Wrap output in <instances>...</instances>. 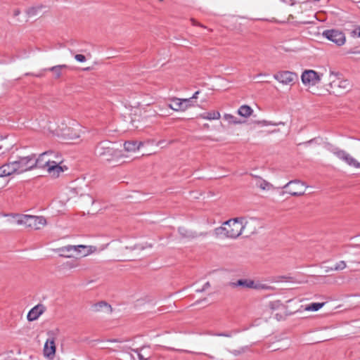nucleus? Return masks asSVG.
I'll list each match as a JSON object with an SVG mask.
<instances>
[{
  "label": "nucleus",
  "mask_w": 360,
  "mask_h": 360,
  "mask_svg": "<svg viewBox=\"0 0 360 360\" xmlns=\"http://www.w3.org/2000/svg\"><path fill=\"white\" fill-rule=\"evenodd\" d=\"M248 224V221L243 217L231 219L216 228L214 234L217 237L237 238L243 233Z\"/></svg>",
  "instance_id": "1"
},
{
  "label": "nucleus",
  "mask_w": 360,
  "mask_h": 360,
  "mask_svg": "<svg viewBox=\"0 0 360 360\" xmlns=\"http://www.w3.org/2000/svg\"><path fill=\"white\" fill-rule=\"evenodd\" d=\"M94 154L103 161L110 162L122 157V151L115 148L108 141L99 142L95 147Z\"/></svg>",
  "instance_id": "2"
},
{
  "label": "nucleus",
  "mask_w": 360,
  "mask_h": 360,
  "mask_svg": "<svg viewBox=\"0 0 360 360\" xmlns=\"http://www.w3.org/2000/svg\"><path fill=\"white\" fill-rule=\"evenodd\" d=\"M13 217L18 225L34 230H39L46 224V220L43 217L19 214H13Z\"/></svg>",
  "instance_id": "3"
},
{
  "label": "nucleus",
  "mask_w": 360,
  "mask_h": 360,
  "mask_svg": "<svg viewBox=\"0 0 360 360\" xmlns=\"http://www.w3.org/2000/svg\"><path fill=\"white\" fill-rule=\"evenodd\" d=\"M329 86L334 94H342L343 91L349 89L350 83L348 80L338 77L336 74L330 72Z\"/></svg>",
  "instance_id": "4"
},
{
  "label": "nucleus",
  "mask_w": 360,
  "mask_h": 360,
  "mask_svg": "<svg viewBox=\"0 0 360 360\" xmlns=\"http://www.w3.org/2000/svg\"><path fill=\"white\" fill-rule=\"evenodd\" d=\"M13 162L18 174L34 169V156L32 155L19 157L17 160H13Z\"/></svg>",
  "instance_id": "5"
},
{
  "label": "nucleus",
  "mask_w": 360,
  "mask_h": 360,
  "mask_svg": "<svg viewBox=\"0 0 360 360\" xmlns=\"http://www.w3.org/2000/svg\"><path fill=\"white\" fill-rule=\"evenodd\" d=\"M34 156V169L39 168V169H48V167L52 163H54V160H52L51 156L53 155V151L49 150L46 151L39 155L37 158L35 155H32Z\"/></svg>",
  "instance_id": "6"
},
{
  "label": "nucleus",
  "mask_w": 360,
  "mask_h": 360,
  "mask_svg": "<svg viewBox=\"0 0 360 360\" xmlns=\"http://www.w3.org/2000/svg\"><path fill=\"white\" fill-rule=\"evenodd\" d=\"M323 36L337 46H341L345 44L346 37L345 34L338 30H327L323 32Z\"/></svg>",
  "instance_id": "7"
},
{
  "label": "nucleus",
  "mask_w": 360,
  "mask_h": 360,
  "mask_svg": "<svg viewBox=\"0 0 360 360\" xmlns=\"http://www.w3.org/2000/svg\"><path fill=\"white\" fill-rule=\"evenodd\" d=\"M49 338L47 339L44 347V355L50 359H53L56 354V347L55 344V336L56 332L51 330L47 333Z\"/></svg>",
  "instance_id": "8"
},
{
  "label": "nucleus",
  "mask_w": 360,
  "mask_h": 360,
  "mask_svg": "<svg viewBox=\"0 0 360 360\" xmlns=\"http://www.w3.org/2000/svg\"><path fill=\"white\" fill-rule=\"evenodd\" d=\"M304 187H306L304 182L300 180H292L287 183L283 188L288 189L287 191L292 196H301L304 194Z\"/></svg>",
  "instance_id": "9"
},
{
  "label": "nucleus",
  "mask_w": 360,
  "mask_h": 360,
  "mask_svg": "<svg viewBox=\"0 0 360 360\" xmlns=\"http://www.w3.org/2000/svg\"><path fill=\"white\" fill-rule=\"evenodd\" d=\"M322 75L314 70H307L302 72L301 79L304 84L314 86L321 81Z\"/></svg>",
  "instance_id": "10"
},
{
  "label": "nucleus",
  "mask_w": 360,
  "mask_h": 360,
  "mask_svg": "<svg viewBox=\"0 0 360 360\" xmlns=\"http://www.w3.org/2000/svg\"><path fill=\"white\" fill-rule=\"evenodd\" d=\"M332 152L335 156H337L339 159L345 161L349 166H352L355 168H360V162H359L346 151L336 148H333Z\"/></svg>",
  "instance_id": "11"
},
{
  "label": "nucleus",
  "mask_w": 360,
  "mask_h": 360,
  "mask_svg": "<svg viewBox=\"0 0 360 360\" xmlns=\"http://www.w3.org/2000/svg\"><path fill=\"white\" fill-rule=\"evenodd\" d=\"M275 79L283 84H292L297 79V75L290 71H281L274 75Z\"/></svg>",
  "instance_id": "12"
},
{
  "label": "nucleus",
  "mask_w": 360,
  "mask_h": 360,
  "mask_svg": "<svg viewBox=\"0 0 360 360\" xmlns=\"http://www.w3.org/2000/svg\"><path fill=\"white\" fill-rule=\"evenodd\" d=\"M55 158L57 160H54V163H52L49 167H48L47 172L48 173L54 177H58L61 172H63L67 169V167L64 168L60 166L63 160L60 155H55Z\"/></svg>",
  "instance_id": "13"
},
{
  "label": "nucleus",
  "mask_w": 360,
  "mask_h": 360,
  "mask_svg": "<svg viewBox=\"0 0 360 360\" xmlns=\"http://www.w3.org/2000/svg\"><path fill=\"white\" fill-rule=\"evenodd\" d=\"M97 250L96 247L91 245H75V256L86 257Z\"/></svg>",
  "instance_id": "14"
},
{
  "label": "nucleus",
  "mask_w": 360,
  "mask_h": 360,
  "mask_svg": "<svg viewBox=\"0 0 360 360\" xmlns=\"http://www.w3.org/2000/svg\"><path fill=\"white\" fill-rule=\"evenodd\" d=\"M16 174L14 162L9 161L0 167V177L8 176Z\"/></svg>",
  "instance_id": "15"
},
{
  "label": "nucleus",
  "mask_w": 360,
  "mask_h": 360,
  "mask_svg": "<svg viewBox=\"0 0 360 360\" xmlns=\"http://www.w3.org/2000/svg\"><path fill=\"white\" fill-rule=\"evenodd\" d=\"M45 307L43 304H37L27 314V319L30 321L37 320L44 311Z\"/></svg>",
  "instance_id": "16"
},
{
  "label": "nucleus",
  "mask_w": 360,
  "mask_h": 360,
  "mask_svg": "<svg viewBox=\"0 0 360 360\" xmlns=\"http://www.w3.org/2000/svg\"><path fill=\"white\" fill-rule=\"evenodd\" d=\"M60 257H75V245H67L61 247L57 250Z\"/></svg>",
  "instance_id": "17"
},
{
  "label": "nucleus",
  "mask_w": 360,
  "mask_h": 360,
  "mask_svg": "<svg viewBox=\"0 0 360 360\" xmlns=\"http://www.w3.org/2000/svg\"><path fill=\"white\" fill-rule=\"evenodd\" d=\"M172 103L169 104L168 107L173 110L179 111V110H186L188 108V105H184V102L181 101V99L178 98H173L171 99Z\"/></svg>",
  "instance_id": "18"
},
{
  "label": "nucleus",
  "mask_w": 360,
  "mask_h": 360,
  "mask_svg": "<svg viewBox=\"0 0 360 360\" xmlns=\"http://www.w3.org/2000/svg\"><path fill=\"white\" fill-rule=\"evenodd\" d=\"M230 286L235 288V287H240L243 288H254L255 287V283L254 281L248 279H240L237 281L236 282H231L229 284Z\"/></svg>",
  "instance_id": "19"
},
{
  "label": "nucleus",
  "mask_w": 360,
  "mask_h": 360,
  "mask_svg": "<svg viewBox=\"0 0 360 360\" xmlns=\"http://www.w3.org/2000/svg\"><path fill=\"white\" fill-rule=\"evenodd\" d=\"M251 176L256 179V186L262 190L269 191L274 188L272 184L263 179L262 178L253 174H251Z\"/></svg>",
  "instance_id": "20"
},
{
  "label": "nucleus",
  "mask_w": 360,
  "mask_h": 360,
  "mask_svg": "<svg viewBox=\"0 0 360 360\" xmlns=\"http://www.w3.org/2000/svg\"><path fill=\"white\" fill-rule=\"evenodd\" d=\"M143 145L142 142H137L136 141H128L124 144V147L127 152H135L140 148Z\"/></svg>",
  "instance_id": "21"
},
{
  "label": "nucleus",
  "mask_w": 360,
  "mask_h": 360,
  "mask_svg": "<svg viewBox=\"0 0 360 360\" xmlns=\"http://www.w3.org/2000/svg\"><path fill=\"white\" fill-rule=\"evenodd\" d=\"M68 68V67L66 65H59L49 68L47 69V70L53 72L54 77L56 79H58L62 76L63 71Z\"/></svg>",
  "instance_id": "22"
},
{
  "label": "nucleus",
  "mask_w": 360,
  "mask_h": 360,
  "mask_svg": "<svg viewBox=\"0 0 360 360\" xmlns=\"http://www.w3.org/2000/svg\"><path fill=\"white\" fill-rule=\"evenodd\" d=\"M252 109L249 105H243L240 106L238 110V115L244 117H250L252 115Z\"/></svg>",
  "instance_id": "23"
},
{
  "label": "nucleus",
  "mask_w": 360,
  "mask_h": 360,
  "mask_svg": "<svg viewBox=\"0 0 360 360\" xmlns=\"http://www.w3.org/2000/svg\"><path fill=\"white\" fill-rule=\"evenodd\" d=\"M200 117L202 119L211 120H218L220 118L221 115L218 111H210L200 115Z\"/></svg>",
  "instance_id": "24"
},
{
  "label": "nucleus",
  "mask_w": 360,
  "mask_h": 360,
  "mask_svg": "<svg viewBox=\"0 0 360 360\" xmlns=\"http://www.w3.org/2000/svg\"><path fill=\"white\" fill-rule=\"evenodd\" d=\"M179 233L183 238H194L198 236L196 233L187 230L184 227H179Z\"/></svg>",
  "instance_id": "25"
},
{
  "label": "nucleus",
  "mask_w": 360,
  "mask_h": 360,
  "mask_svg": "<svg viewBox=\"0 0 360 360\" xmlns=\"http://www.w3.org/2000/svg\"><path fill=\"white\" fill-rule=\"evenodd\" d=\"M269 307L271 311L285 309V306L280 300L270 302Z\"/></svg>",
  "instance_id": "26"
},
{
  "label": "nucleus",
  "mask_w": 360,
  "mask_h": 360,
  "mask_svg": "<svg viewBox=\"0 0 360 360\" xmlns=\"http://www.w3.org/2000/svg\"><path fill=\"white\" fill-rule=\"evenodd\" d=\"M93 307H94V310L96 311H101L103 307L106 308V309L108 311H112L110 305L108 304V303L105 302H100L98 303H96V304H95L93 306Z\"/></svg>",
  "instance_id": "27"
},
{
  "label": "nucleus",
  "mask_w": 360,
  "mask_h": 360,
  "mask_svg": "<svg viewBox=\"0 0 360 360\" xmlns=\"http://www.w3.org/2000/svg\"><path fill=\"white\" fill-rule=\"evenodd\" d=\"M324 304H325V302H322V303H311V304L306 306L305 308H304V310H306V311H318Z\"/></svg>",
  "instance_id": "28"
},
{
  "label": "nucleus",
  "mask_w": 360,
  "mask_h": 360,
  "mask_svg": "<svg viewBox=\"0 0 360 360\" xmlns=\"http://www.w3.org/2000/svg\"><path fill=\"white\" fill-rule=\"evenodd\" d=\"M224 119L229 124H237L241 123V122L239 121L237 117L231 114H225L224 115Z\"/></svg>",
  "instance_id": "29"
},
{
  "label": "nucleus",
  "mask_w": 360,
  "mask_h": 360,
  "mask_svg": "<svg viewBox=\"0 0 360 360\" xmlns=\"http://www.w3.org/2000/svg\"><path fill=\"white\" fill-rule=\"evenodd\" d=\"M146 349L145 347H143L140 349H133L132 351L135 352L139 360H148L150 358V356H146L144 354L142 353V352Z\"/></svg>",
  "instance_id": "30"
},
{
  "label": "nucleus",
  "mask_w": 360,
  "mask_h": 360,
  "mask_svg": "<svg viewBox=\"0 0 360 360\" xmlns=\"http://www.w3.org/2000/svg\"><path fill=\"white\" fill-rule=\"evenodd\" d=\"M43 8L42 6L30 7L27 10V13L30 16H34L39 13V11Z\"/></svg>",
  "instance_id": "31"
},
{
  "label": "nucleus",
  "mask_w": 360,
  "mask_h": 360,
  "mask_svg": "<svg viewBox=\"0 0 360 360\" xmlns=\"http://www.w3.org/2000/svg\"><path fill=\"white\" fill-rule=\"evenodd\" d=\"M250 347L248 346L242 347L238 349H233L232 351H229L233 356H237L242 354H244L249 351Z\"/></svg>",
  "instance_id": "32"
},
{
  "label": "nucleus",
  "mask_w": 360,
  "mask_h": 360,
  "mask_svg": "<svg viewBox=\"0 0 360 360\" xmlns=\"http://www.w3.org/2000/svg\"><path fill=\"white\" fill-rule=\"evenodd\" d=\"M347 266L346 263L345 261H340L338 263H337L334 268H331V270L334 271H340L345 269Z\"/></svg>",
  "instance_id": "33"
},
{
  "label": "nucleus",
  "mask_w": 360,
  "mask_h": 360,
  "mask_svg": "<svg viewBox=\"0 0 360 360\" xmlns=\"http://www.w3.org/2000/svg\"><path fill=\"white\" fill-rule=\"evenodd\" d=\"M75 58L79 62L86 61V57H85V56H84L82 54H76L75 56Z\"/></svg>",
  "instance_id": "34"
},
{
  "label": "nucleus",
  "mask_w": 360,
  "mask_h": 360,
  "mask_svg": "<svg viewBox=\"0 0 360 360\" xmlns=\"http://www.w3.org/2000/svg\"><path fill=\"white\" fill-rule=\"evenodd\" d=\"M352 36H357L360 37V26H358L355 30H354L352 32Z\"/></svg>",
  "instance_id": "35"
},
{
  "label": "nucleus",
  "mask_w": 360,
  "mask_h": 360,
  "mask_svg": "<svg viewBox=\"0 0 360 360\" xmlns=\"http://www.w3.org/2000/svg\"><path fill=\"white\" fill-rule=\"evenodd\" d=\"M181 101L184 102V105H188V107H190L191 105L190 104L191 101V98H185V99H181Z\"/></svg>",
  "instance_id": "36"
},
{
  "label": "nucleus",
  "mask_w": 360,
  "mask_h": 360,
  "mask_svg": "<svg viewBox=\"0 0 360 360\" xmlns=\"http://www.w3.org/2000/svg\"><path fill=\"white\" fill-rule=\"evenodd\" d=\"M210 286V283H209V282H207V283L204 285L203 288H202L201 290H198L197 291H198V292H202V291L205 290L206 289H207Z\"/></svg>",
  "instance_id": "37"
},
{
  "label": "nucleus",
  "mask_w": 360,
  "mask_h": 360,
  "mask_svg": "<svg viewBox=\"0 0 360 360\" xmlns=\"http://www.w3.org/2000/svg\"><path fill=\"white\" fill-rule=\"evenodd\" d=\"M67 265H68L70 268H75V267L78 266V264H77V263H73V262H68V263H67Z\"/></svg>",
  "instance_id": "38"
},
{
  "label": "nucleus",
  "mask_w": 360,
  "mask_h": 360,
  "mask_svg": "<svg viewBox=\"0 0 360 360\" xmlns=\"http://www.w3.org/2000/svg\"><path fill=\"white\" fill-rule=\"evenodd\" d=\"M165 143H166V141L165 140H161L157 143V145L161 146L162 148H164L165 147Z\"/></svg>",
  "instance_id": "39"
},
{
  "label": "nucleus",
  "mask_w": 360,
  "mask_h": 360,
  "mask_svg": "<svg viewBox=\"0 0 360 360\" xmlns=\"http://www.w3.org/2000/svg\"><path fill=\"white\" fill-rule=\"evenodd\" d=\"M259 124H262V125H269V124H271L270 122H267V121H265V120H263V121H261V122H259Z\"/></svg>",
  "instance_id": "40"
},
{
  "label": "nucleus",
  "mask_w": 360,
  "mask_h": 360,
  "mask_svg": "<svg viewBox=\"0 0 360 360\" xmlns=\"http://www.w3.org/2000/svg\"><path fill=\"white\" fill-rule=\"evenodd\" d=\"M198 94H199V91H196V92L193 95V96L191 98V100H192V99H196V98H198Z\"/></svg>",
  "instance_id": "41"
},
{
  "label": "nucleus",
  "mask_w": 360,
  "mask_h": 360,
  "mask_svg": "<svg viewBox=\"0 0 360 360\" xmlns=\"http://www.w3.org/2000/svg\"><path fill=\"white\" fill-rule=\"evenodd\" d=\"M218 335L224 336V337H231V333H221V334H219Z\"/></svg>",
  "instance_id": "42"
},
{
  "label": "nucleus",
  "mask_w": 360,
  "mask_h": 360,
  "mask_svg": "<svg viewBox=\"0 0 360 360\" xmlns=\"http://www.w3.org/2000/svg\"><path fill=\"white\" fill-rule=\"evenodd\" d=\"M20 11L18 9H16V10L14 11L13 15L15 16H17V15H18L20 14Z\"/></svg>",
  "instance_id": "43"
},
{
  "label": "nucleus",
  "mask_w": 360,
  "mask_h": 360,
  "mask_svg": "<svg viewBox=\"0 0 360 360\" xmlns=\"http://www.w3.org/2000/svg\"><path fill=\"white\" fill-rule=\"evenodd\" d=\"M79 138V135L77 134V135H75V136H74V137H71L70 139L75 141V140H77Z\"/></svg>",
  "instance_id": "44"
},
{
  "label": "nucleus",
  "mask_w": 360,
  "mask_h": 360,
  "mask_svg": "<svg viewBox=\"0 0 360 360\" xmlns=\"http://www.w3.org/2000/svg\"><path fill=\"white\" fill-rule=\"evenodd\" d=\"M55 155H58V154H56V153H55L53 152V156H51L52 160H57V159L55 158Z\"/></svg>",
  "instance_id": "45"
},
{
  "label": "nucleus",
  "mask_w": 360,
  "mask_h": 360,
  "mask_svg": "<svg viewBox=\"0 0 360 360\" xmlns=\"http://www.w3.org/2000/svg\"><path fill=\"white\" fill-rule=\"evenodd\" d=\"M203 127L205 128V129H208L210 127L209 124H205L203 125Z\"/></svg>",
  "instance_id": "46"
},
{
  "label": "nucleus",
  "mask_w": 360,
  "mask_h": 360,
  "mask_svg": "<svg viewBox=\"0 0 360 360\" xmlns=\"http://www.w3.org/2000/svg\"><path fill=\"white\" fill-rule=\"evenodd\" d=\"M193 22V25H197V23L195 22V20H192Z\"/></svg>",
  "instance_id": "47"
},
{
  "label": "nucleus",
  "mask_w": 360,
  "mask_h": 360,
  "mask_svg": "<svg viewBox=\"0 0 360 360\" xmlns=\"http://www.w3.org/2000/svg\"><path fill=\"white\" fill-rule=\"evenodd\" d=\"M110 342H117V340H110Z\"/></svg>",
  "instance_id": "48"
},
{
  "label": "nucleus",
  "mask_w": 360,
  "mask_h": 360,
  "mask_svg": "<svg viewBox=\"0 0 360 360\" xmlns=\"http://www.w3.org/2000/svg\"><path fill=\"white\" fill-rule=\"evenodd\" d=\"M358 1L360 2V0H356V1L354 0L353 1V2H358Z\"/></svg>",
  "instance_id": "49"
},
{
  "label": "nucleus",
  "mask_w": 360,
  "mask_h": 360,
  "mask_svg": "<svg viewBox=\"0 0 360 360\" xmlns=\"http://www.w3.org/2000/svg\"><path fill=\"white\" fill-rule=\"evenodd\" d=\"M173 142V141H170L168 144H170Z\"/></svg>",
  "instance_id": "50"
},
{
  "label": "nucleus",
  "mask_w": 360,
  "mask_h": 360,
  "mask_svg": "<svg viewBox=\"0 0 360 360\" xmlns=\"http://www.w3.org/2000/svg\"><path fill=\"white\" fill-rule=\"evenodd\" d=\"M159 1H163V0H158Z\"/></svg>",
  "instance_id": "51"
},
{
  "label": "nucleus",
  "mask_w": 360,
  "mask_h": 360,
  "mask_svg": "<svg viewBox=\"0 0 360 360\" xmlns=\"http://www.w3.org/2000/svg\"><path fill=\"white\" fill-rule=\"evenodd\" d=\"M1 149V146H0V150Z\"/></svg>",
  "instance_id": "52"
}]
</instances>
